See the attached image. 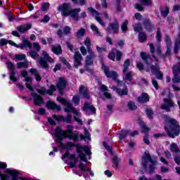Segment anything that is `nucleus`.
I'll list each match as a JSON object with an SVG mask.
<instances>
[{"label":"nucleus","mask_w":180,"mask_h":180,"mask_svg":"<svg viewBox=\"0 0 180 180\" xmlns=\"http://www.w3.org/2000/svg\"><path fill=\"white\" fill-rule=\"evenodd\" d=\"M165 129L172 139L180 134L179 124H178L176 120L172 118L166 117Z\"/></svg>","instance_id":"obj_1"},{"label":"nucleus","mask_w":180,"mask_h":180,"mask_svg":"<svg viewBox=\"0 0 180 180\" xmlns=\"http://www.w3.org/2000/svg\"><path fill=\"white\" fill-rule=\"evenodd\" d=\"M58 11L61 12L62 16H71L73 20H79L78 13L81 12V8L71 9V6L69 4L65 3L58 7Z\"/></svg>","instance_id":"obj_2"},{"label":"nucleus","mask_w":180,"mask_h":180,"mask_svg":"<svg viewBox=\"0 0 180 180\" xmlns=\"http://www.w3.org/2000/svg\"><path fill=\"white\" fill-rule=\"evenodd\" d=\"M72 130H74L72 125L68 126L66 131L62 130L60 127H57L55 134L58 140H63V139L68 137L70 140H73V141H78V134H72Z\"/></svg>","instance_id":"obj_3"},{"label":"nucleus","mask_w":180,"mask_h":180,"mask_svg":"<svg viewBox=\"0 0 180 180\" xmlns=\"http://www.w3.org/2000/svg\"><path fill=\"white\" fill-rule=\"evenodd\" d=\"M56 99L58 102H60V103H62V105L65 106V112H72L75 122L79 123V124H82V120H81V112H79V111L75 110L74 108L72 107V104H71L68 100H66L62 97H58Z\"/></svg>","instance_id":"obj_4"},{"label":"nucleus","mask_w":180,"mask_h":180,"mask_svg":"<svg viewBox=\"0 0 180 180\" xmlns=\"http://www.w3.org/2000/svg\"><path fill=\"white\" fill-rule=\"evenodd\" d=\"M76 151L79 155L80 160L84 161V162H86L87 160L86 157L85 156V154H86L87 155H90L91 150H89V148H88V146H82L77 144L76 146Z\"/></svg>","instance_id":"obj_5"},{"label":"nucleus","mask_w":180,"mask_h":180,"mask_svg":"<svg viewBox=\"0 0 180 180\" xmlns=\"http://www.w3.org/2000/svg\"><path fill=\"white\" fill-rule=\"evenodd\" d=\"M102 68L107 78H112V79H114V81L117 82V84H119V86H120V82H119V80L117 79V77H119L117 72L113 70L110 72L109 68L105 65H103Z\"/></svg>","instance_id":"obj_6"},{"label":"nucleus","mask_w":180,"mask_h":180,"mask_svg":"<svg viewBox=\"0 0 180 180\" xmlns=\"http://www.w3.org/2000/svg\"><path fill=\"white\" fill-rule=\"evenodd\" d=\"M88 11L91 12V15L94 16L96 20L101 25V26H103V27H105L106 26V23L103 22L102 20V14L99 13L96 10L92 8H88Z\"/></svg>","instance_id":"obj_7"},{"label":"nucleus","mask_w":180,"mask_h":180,"mask_svg":"<svg viewBox=\"0 0 180 180\" xmlns=\"http://www.w3.org/2000/svg\"><path fill=\"white\" fill-rule=\"evenodd\" d=\"M67 86V79L64 77H59L58 82H56V87L59 91V94L63 95L64 89H65Z\"/></svg>","instance_id":"obj_8"},{"label":"nucleus","mask_w":180,"mask_h":180,"mask_svg":"<svg viewBox=\"0 0 180 180\" xmlns=\"http://www.w3.org/2000/svg\"><path fill=\"white\" fill-rule=\"evenodd\" d=\"M21 76L23 77V78H25V86L27 89L31 92H34V89L30 86V84H32V77L28 76L27 72H26V70L21 71Z\"/></svg>","instance_id":"obj_9"},{"label":"nucleus","mask_w":180,"mask_h":180,"mask_svg":"<svg viewBox=\"0 0 180 180\" xmlns=\"http://www.w3.org/2000/svg\"><path fill=\"white\" fill-rule=\"evenodd\" d=\"M122 56L123 53L120 51L112 49V51L108 55V58L112 61H115V57H117V61H120V58H122Z\"/></svg>","instance_id":"obj_10"},{"label":"nucleus","mask_w":180,"mask_h":180,"mask_svg":"<svg viewBox=\"0 0 180 180\" xmlns=\"http://www.w3.org/2000/svg\"><path fill=\"white\" fill-rule=\"evenodd\" d=\"M6 65L8 69L11 70V73L10 75V79L11 81H13L14 82H16L18 81V78L16 77L15 72H13V70H15V65H13V63H12V62L11 61H7Z\"/></svg>","instance_id":"obj_11"},{"label":"nucleus","mask_w":180,"mask_h":180,"mask_svg":"<svg viewBox=\"0 0 180 180\" xmlns=\"http://www.w3.org/2000/svg\"><path fill=\"white\" fill-rule=\"evenodd\" d=\"M69 158L72 160L70 163L71 167H77V164H78V158H75V155H70L69 152H66L63 156V160L65 158Z\"/></svg>","instance_id":"obj_12"},{"label":"nucleus","mask_w":180,"mask_h":180,"mask_svg":"<svg viewBox=\"0 0 180 180\" xmlns=\"http://www.w3.org/2000/svg\"><path fill=\"white\" fill-rule=\"evenodd\" d=\"M83 110L86 112V115H94L96 113V109L91 103L87 102L84 103V106L83 107Z\"/></svg>","instance_id":"obj_13"},{"label":"nucleus","mask_w":180,"mask_h":180,"mask_svg":"<svg viewBox=\"0 0 180 180\" xmlns=\"http://www.w3.org/2000/svg\"><path fill=\"white\" fill-rule=\"evenodd\" d=\"M74 60H75L74 67H75V68H78L79 65H82V63H81V61H82V55H81L79 52L77 51L75 53Z\"/></svg>","instance_id":"obj_14"},{"label":"nucleus","mask_w":180,"mask_h":180,"mask_svg":"<svg viewBox=\"0 0 180 180\" xmlns=\"http://www.w3.org/2000/svg\"><path fill=\"white\" fill-rule=\"evenodd\" d=\"M112 30L113 33H117L119 32V23H117V22L110 23L108 27L106 29V32L108 33V34H110Z\"/></svg>","instance_id":"obj_15"},{"label":"nucleus","mask_w":180,"mask_h":180,"mask_svg":"<svg viewBox=\"0 0 180 180\" xmlns=\"http://www.w3.org/2000/svg\"><path fill=\"white\" fill-rule=\"evenodd\" d=\"M163 102L164 103L161 106V109H162L163 110H167V112H170L169 108L174 106V103L171 101V99H167V98L163 99Z\"/></svg>","instance_id":"obj_16"},{"label":"nucleus","mask_w":180,"mask_h":180,"mask_svg":"<svg viewBox=\"0 0 180 180\" xmlns=\"http://www.w3.org/2000/svg\"><path fill=\"white\" fill-rule=\"evenodd\" d=\"M31 96L34 98V103L37 106H40L43 105V103H44V101L43 100V98H41V96L37 94L36 93H32Z\"/></svg>","instance_id":"obj_17"},{"label":"nucleus","mask_w":180,"mask_h":180,"mask_svg":"<svg viewBox=\"0 0 180 180\" xmlns=\"http://www.w3.org/2000/svg\"><path fill=\"white\" fill-rule=\"evenodd\" d=\"M131 136L132 137H134V136H137L138 132L137 131H134L133 132H129L127 130H122L120 134V140H123V139H126L127 136Z\"/></svg>","instance_id":"obj_18"},{"label":"nucleus","mask_w":180,"mask_h":180,"mask_svg":"<svg viewBox=\"0 0 180 180\" xmlns=\"http://www.w3.org/2000/svg\"><path fill=\"white\" fill-rule=\"evenodd\" d=\"M179 72H180V68L174 66L173 68V74H174V77L172 79V82H174V84H179L180 83V77L176 76V75H178V74H179Z\"/></svg>","instance_id":"obj_19"},{"label":"nucleus","mask_w":180,"mask_h":180,"mask_svg":"<svg viewBox=\"0 0 180 180\" xmlns=\"http://www.w3.org/2000/svg\"><path fill=\"white\" fill-rule=\"evenodd\" d=\"M151 71L154 74L158 79H162V73L160 71V68L158 66H151Z\"/></svg>","instance_id":"obj_20"},{"label":"nucleus","mask_w":180,"mask_h":180,"mask_svg":"<svg viewBox=\"0 0 180 180\" xmlns=\"http://www.w3.org/2000/svg\"><path fill=\"white\" fill-rule=\"evenodd\" d=\"M84 46L87 47L88 54H91L94 56V51H92V48H91V39L89 37H86L84 41Z\"/></svg>","instance_id":"obj_21"},{"label":"nucleus","mask_w":180,"mask_h":180,"mask_svg":"<svg viewBox=\"0 0 180 180\" xmlns=\"http://www.w3.org/2000/svg\"><path fill=\"white\" fill-rule=\"evenodd\" d=\"M100 89L102 91V92H104L103 95L105 97L107 98V99H112V95L110 94V93L108 92L109 89H108V86L106 85L102 84Z\"/></svg>","instance_id":"obj_22"},{"label":"nucleus","mask_w":180,"mask_h":180,"mask_svg":"<svg viewBox=\"0 0 180 180\" xmlns=\"http://www.w3.org/2000/svg\"><path fill=\"white\" fill-rule=\"evenodd\" d=\"M150 164V169H154V162H153V160H151V158L150 156H148L147 158L143 159V165L144 167H147V164Z\"/></svg>","instance_id":"obj_23"},{"label":"nucleus","mask_w":180,"mask_h":180,"mask_svg":"<svg viewBox=\"0 0 180 180\" xmlns=\"http://www.w3.org/2000/svg\"><path fill=\"white\" fill-rule=\"evenodd\" d=\"M46 108H48V109H53V110H58V111L61 110V108L60 107V105H57L53 101H49L46 103Z\"/></svg>","instance_id":"obj_24"},{"label":"nucleus","mask_w":180,"mask_h":180,"mask_svg":"<svg viewBox=\"0 0 180 180\" xmlns=\"http://www.w3.org/2000/svg\"><path fill=\"white\" fill-rule=\"evenodd\" d=\"M30 29H32V24H27L25 25H20L17 27V30L20 33H25V32H27Z\"/></svg>","instance_id":"obj_25"},{"label":"nucleus","mask_w":180,"mask_h":180,"mask_svg":"<svg viewBox=\"0 0 180 180\" xmlns=\"http://www.w3.org/2000/svg\"><path fill=\"white\" fill-rule=\"evenodd\" d=\"M111 89H112L113 91H115V92H117V94H118V95L120 96H123V95H127V88L125 87L124 89L122 90V89H117V87L112 86L111 87Z\"/></svg>","instance_id":"obj_26"},{"label":"nucleus","mask_w":180,"mask_h":180,"mask_svg":"<svg viewBox=\"0 0 180 180\" xmlns=\"http://www.w3.org/2000/svg\"><path fill=\"white\" fill-rule=\"evenodd\" d=\"M138 101L140 103H146L150 101V97H148V94L143 93L138 98Z\"/></svg>","instance_id":"obj_27"},{"label":"nucleus","mask_w":180,"mask_h":180,"mask_svg":"<svg viewBox=\"0 0 180 180\" xmlns=\"http://www.w3.org/2000/svg\"><path fill=\"white\" fill-rule=\"evenodd\" d=\"M95 57H96L95 53H94V56L89 53L86 58V67H88V65H92V64H94V58H95Z\"/></svg>","instance_id":"obj_28"},{"label":"nucleus","mask_w":180,"mask_h":180,"mask_svg":"<svg viewBox=\"0 0 180 180\" xmlns=\"http://www.w3.org/2000/svg\"><path fill=\"white\" fill-rule=\"evenodd\" d=\"M86 33V30L84 28H80L75 32V36L77 39H82L84 36H85V34Z\"/></svg>","instance_id":"obj_29"},{"label":"nucleus","mask_w":180,"mask_h":180,"mask_svg":"<svg viewBox=\"0 0 180 180\" xmlns=\"http://www.w3.org/2000/svg\"><path fill=\"white\" fill-rule=\"evenodd\" d=\"M41 56L49 63H54V59H53L46 51H41Z\"/></svg>","instance_id":"obj_30"},{"label":"nucleus","mask_w":180,"mask_h":180,"mask_svg":"<svg viewBox=\"0 0 180 180\" xmlns=\"http://www.w3.org/2000/svg\"><path fill=\"white\" fill-rule=\"evenodd\" d=\"M165 41L167 43V49L166 51V56H169L171 54V49L169 48V46H171V41H169V37L166 36Z\"/></svg>","instance_id":"obj_31"},{"label":"nucleus","mask_w":180,"mask_h":180,"mask_svg":"<svg viewBox=\"0 0 180 180\" xmlns=\"http://www.w3.org/2000/svg\"><path fill=\"white\" fill-rule=\"evenodd\" d=\"M144 23H145V27L148 32H150L151 30H153V24L150 22V20H145Z\"/></svg>","instance_id":"obj_32"},{"label":"nucleus","mask_w":180,"mask_h":180,"mask_svg":"<svg viewBox=\"0 0 180 180\" xmlns=\"http://www.w3.org/2000/svg\"><path fill=\"white\" fill-rule=\"evenodd\" d=\"M29 67V63L27 61L25 62H19L17 63V68H27Z\"/></svg>","instance_id":"obj_33"},{"label":"nucleus","mask_w":180,"mask_h":180,"mask_svg":"<svg viewBox=\"0 0 180 180\" xmlns=\"http://www.w3.org/2000/svg\"><path fill=\"white\" fill-rule=\"evenodd\" d=\"M170 150L171 151H173V153H180V149L178 147V145H176L175 143H172L170 145Z\"/></svg>","instance_id":"obj_34"},{"label":"nucleus","mask_w":180,"mask_h":180,"mask_svg":"<svg viewBox=\"0 0 180 180\" xmlns=\"http://www.w3.org/2000/svg\"><path fill=\"white\" fill-rule=\"evenodd\" d=\"M124 73V81H131V72L125 71Z\"/></svg>","instance_id":"obj_35"},{"label":"nucleus","mask_w":180,"mask_h":180,"mask_svg":"<svg viewBox=\"0 0 180 180\" xmlns=\"http://www.w3.org/2000/svg\"><path fill=\"white\" fill-rule=\"evenodd\" d=\"M52 51L54 53V54H61L63 53V51L61 50V46H53L52 47Z\"/></svg>","instance_id":"obj_36"},{"label":"nucleus","mask_w":180,"mask_h":180,"mask_svg":"<svg viewBox=\"0 0 180 180\" xmlns=\"http://www.w3.org/2000/svg\"><path fill=\"white\" fill-rule=\"evenodd\" d=\"M39 64H40L41 67L43 68L47 69L49 68V65H47V61H46L43 58H41L40 60L38 61Z\"/></svg>","instance_id":"obj_37"},{"label":"nucleus","mask_w":180,"mask_h":180,"mask_svg":"<svg viewBox=\"0 0 180 180\" xmlns=\"http://www.w3.org/2000/svg\"><path fill=\"white\" fill-rule=\"evenodd\" d=\"M21 46H23V49H25V47L32 49V44H30V42L25 38L22 39V44H21Z\"/></svg>","instance_id":"obj_38"},{"label":"nucleus","mask_w":180,"mask_h":180,"mask_svg":"<svg viewBox=\"0 0 180 180\" xmlns=\"http://www.w3.org/2000/svg\"><path fill=\"white\" fill-rule=\"evenodd\" d=\"M139 40L141 43H143V41H146V40H147V36H146V34H144V32L139 33Z\"/></svg>","instance_id":"obj_39"},{"label":"nucleus","mask_w":180,"mask_h":180,"mask_svg":"<svg viewBox=\"0 0 180 180\" xmlns=\"http://www.w3.org/2000/svg\"><path fill=\"white\" fill-rule=\"evenodd\" d=\"M91 29L95 34H96L97 36H101V32H99V30L98 29V27H96V25H91Z\"/></svg>","instance_id":"obj_40"},{"label":"nucleus","mask_w":180,"mask_h":180,"mask_svg":"<svg viewBox=\"0 0 180 180\" xmlns=\"http://www.w3.org/2000/svg\"><path fill=\"white\" fill-rule=\"evenodd\" d=\"M30 56L34 60H37V58H39V57H40L39 53H37V52H36L34 51H30Z\"/></svg>","instance_id":"obj_41"},{"label":"nucleus","mask_w":180,"mask_h":180,"mask_svg":"<svg viewBox=\"0 0 180 180\" xmlns=\"http://www.w3.org/2000/svg\"><path fill=\"white\" fill-rule=\"evenodd\" d=\"M129 65H130V60L127 59L124 63L123 72H126V71H129Z\"/></svg>","instance_id":"obj_42"},{"label":"nucleus","mask_w":180,"mask_h":180,"mask_svg":"<svg viewBox=\"0 0 180 180\" xmlns=\"http://www.w3.org/2000/svg\"><path fill=\"white\" fill-rule=\"evenodd\" d=\"M129 25V21L125 20L123 23L121 27L122 31L123 32V33H126V32H127V25Z\"/></svg>","instance_id":"obj_43"},{"label":"nucleus","mask_w":180,"mask_h":180,"mask_svg":"<svg viewBox=\"0 0 180 180\" xmlns=\"http://www.w3.org/2000/svg\"><path fill=\"white\" fill-rule=\"evenodd\" d=\"M8 44L13 46V47H16L17 49H22L23 50V45H18L12 40L8 41Z\"/></svg>","instance_id":"obj_44"},{"label":"nucleus","mask_w":180,"mask_h":180,"mask_svg":"<svg viewBox=\"0 0 180 180\" xmlns=\"http://www.w3.org/2000/svg\"><path fill=\"white\" fill-rule=\"evenodd\" d=\"M79 101H80V98H79V96L78 95H75L72 98V102L73 103H75V105L77 106L79 105Z\"/></svg>","instance_id":"obj_45"},{"label":"nucleus","mask_w":180,"mask_h":180,"mask_svg":"<svg viewBox=\"0 0 180 180\" xmlns=\"http://www.w3.org/2000/svg\"><path fill=\"white\" fill-rule=\"evenodd\" d=\"M37 91L39 95H44V94H47V91H46V88L44 87L37 88Z\"/></svg>","instance_id":"obj_46"},{"label":"nucleus","mask_w":180,"mask_h":180,"mask_svg":"<svg viewBox=\"0 0 180 180\" xmlns=\"http://www.w3.org/2000/svg\"><path fill=\"white\" fill-rule=\"evenodd\" d=\"M128 108L130 109V110H136L137 109V105L134 104L133 102L129 101L128 103Z\"/></svg>","instance_id":"obj_47"},{"label":"nucleus","mask_w":180,"mask_h":180,"mask_svg":"<svg viewBox=\"0 0 180 180\" xmlns=\"http://www.w3.org/2000/svg\"><path fill=\"white\" fill-rule=\"evenodd\" d=\"M16 61H22V60H26V55L22 53L20 55H15Z\"/></svg>","instance_id":"obj_48"},{"label":"nucleus","mask_w":180,"mask_h":180,"mask_svg":"<svg viewBox=\"0 0 180 180\" xmlns=\"http://www.w3.org/2000/svg\"><path fill=\"white\" fill-rule=\"evenodd\" d=\"M53 92H56V86L51 84L50 86V89L46 91V94H48L49 95H53Z\"/></svg>","instance_id":"obj_49"},{"label":"nucleus","mask_w":180,"mask_h":180,"mask_svg":"<svg viewBox=\"0 0 180 180\" xmlns=\"http://www.w3.org/2000/svg\"><path fill=\"white\" fill-rule=\"evenodd\" d=\"M179 46H180V32L179 34V37L177 38V39L176 41V45H175V48H174L175 53H176V50H178V47H179Z\"/></svg>","instance_id":"obj_50"},{"label":"nucleus","mask_w":180,"mask_h":180,"mask_svg":"<svg viewBox=\"0 0 180 180\" xmlns=\"http://www.w3.org/2000/svg\"><path fill=\"white\" fill-rule=\"evenodd\" d=\"M49 6H50V4L44 3L41 6V11H43L44 12H46V11L49 9Z\"/></svg>","instance_id":"obj_51"},{"label":"nucleus","mask_w":180,"mask_h":180,"mask_svg":"<svg viewBox=\"0 0 180 180\" xmlns=\"http://www.w3.org/2000/svg\"><path fill=\"white\" fill-rule=\"evenodd\" d=\"M79 169H81V171H88L89 170L88 167L86 165H84L83 163H80L79 165Z\"/></svg>","instance_id":"obj_52"},{"label":"nucleus","mask_w":180,"mask_h":180,"mask_svg":"<svg viewBox=\"0 0 180 180\" xmlns=\"http://www.w3.org/2000/svg\"><path fill=\"white\" fill-rule=\"evenodd\" d=\"M169 12V10L168 9V8H167V7H165V8H163V9L162 10L161 14H162L163 16L165 17V16H167V15H168Z\"/></svg>","instance_id":"obj_53"},{"label":"nucleus","mask_w":180,"mask_h":180,"mask_svg":"<svg viewBox=\"0 0 180 180\" xmlns=\"http://www.w3.org/2000/svg\"><path fill=\"white\" fill-rule=\"evenodd\" d=\"M146 115H148L149 119H153V110L150 108H146Z\"/></svg>","instance_id":"obj_54"},{"label":"nucleus","mask_w":180,"mask_h":180,"mask_svg":"<svg viewBox=\"0 0 180 180\" xmlns=\"http://www.w3.org/2000/svg\"><path fill=\"white\" fill-rule=\"evenodd\" d=\"M71 32V28L68 26H66L63 28L64 34H68V33Z\"/></svg>","instance_id":"obj_55"},{"label":"nucleus","mask_w":180,"mask_h":180,"mask_svg":"<svg viewBox=\"0 0 180 180\" xmlns=\"http://www.w3.org/2000/svg\"><path fill=\"white\" fill-rule=\"evenodd\" d=\"M141 57L142 60H144L145 61H148V60H150V58L147 57V55L144 52L141 53Z\"/></svg>","instance_id":"obj_56"},{"label":"nucleus","mask_w":180,"mask_h":180,"mask_svg":"<svg viewBox=\"0 0 180 180\" xmlns=\"http://www.w3.org/2000/svg\"><path fill=\"white\" fill-rule=\"evenodd\" d=\"M142 5H151V0H139Z\"/></svg>","instance_id":"obj_57"},{"label":"nucleus","mask_w":180,"mask_h":180,"mask_svg":"<svg viewBox=\"0 0 180 180\" xmlns=\"http://www.w3.org/2000/svg\"><path fill=\"white\" fill-rule=\"evenodd\" d=\"M8 43V41L6 39H0V46H6Z\"/></svg>","instance_id":"obj_58"},{"label":"nucleus","mask_w":180,"mask_h":180,"mask_svg":"<svg viewBox=\"0 0 180 180\" xmlns=\"http://www.w3.org/2000/svg\"><path fill=\"white\" fill-rule=\"evenodd\" d=\"M80 51L82 54V56H86L88 51H86V48H85V46H82L80 48Z\"/></svg>","instance_id":"obj_59"},{"label":"nucleus","mask_w":180,"mask_h":180,"mask_svg":"<svg viewBox=\"0 0 180 180\" xmlns=\"http://www.w3.org/2000/svg\"><path fill=\"white\" fill-rule=\"evenodd\" d=\"M53 119H55V120H57L58 122H60V120H64V117L61 115H53Z\"/></svg>","instance_id":"obj_60"},{"label":"nucleus","mask_w":180,"mask_h":180,"mask_svg":"<svg viewBox=\"0 0 180 180\" xmlns=\"http://www.w3.org/2000/svg\"><path fill=\"white\" fill-rule=\"evenodd\" d=\"M60 60L61 61V63L65 64V65H66L67 67H69V68L71 67V65H70L68 62H67V60H65L64 58H60Z\"/></svg>","instance_id":"obj_61"},{"label":"nucleus","mask_w":180,"mask_h":180,"mask_svg":"<svg viewBox=\"0 0 180 180\" xmlns=\"http://www.w3.org/2000/svg\"><path fill=\"white\" fill-rule=\"evenodd\" d=\"M50 20V17L47 15L44 16V18L41 20L43 23H47Z\"/></svg>","instance_id":"obj_62"},{"label":"nucleus","mask_w":180,"mask_h":180,"mask_svg":"<svg viewBox=\"0 0 180 180\" xmlns=\"http://www.w3.org/2000/svg\"><path fill=\"white\" fill-rule=\"evenodd\" d=\"M33 47L34 49V50H36L37 51H40V45H39L37 43L34 42L33 43Z\"/></svg>","instance_id":"obj_63"},{"label":"nucleus","mask_w":180,"mask_h":180,"mask_svg":"<svg viewBox=\"0 0 180 180\" xmlns=\"http://www.w3.org/2000/svg\"><path fill=\"white\" fill-rule=\"evenodd\" d=\"M134 31H135V32H141V25H136L134 27Z\"/></svg>","instance_id":"obj_64"}]
</instances>
